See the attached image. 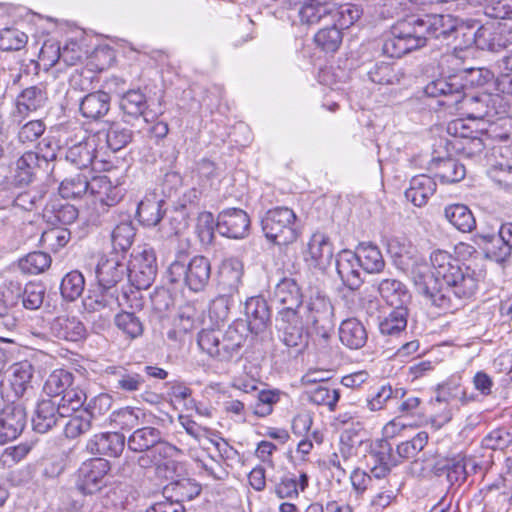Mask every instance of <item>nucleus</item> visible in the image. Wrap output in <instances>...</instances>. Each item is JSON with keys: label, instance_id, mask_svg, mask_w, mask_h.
<instances>
[{"label": "nucleus", "instance_id": "58836bf2", "mask_svg": "<svg viewBox=\"0 0 512 512\" xmlns=\"http://www.w3.org/2000/svg\"><path fill=\"white\" fill-rule=\"evenodd\" d=\"M273 301L282 307L301 306L303 295L297 282L292 278H282L275 285Z\"/></svg>", "mask_w": 512, "mask_h": 512}, {"label": "nucleus", "instance_id": "1a4fd4ad", "mask_svg": "<svg viewBox=\"0 0 512 512\" xmlns=\"http://www.w3.org/2000/svg\"><path fill=\"white\" fill-rule=\"evenodd\" d=\"M200 491V485L194 480L181 476L164 486V500L153 503L146 512H185L182 503L192 500Z\"/></svg>", "mask_w": 512, "mask_h": 512}, {"label": "nucleus", "instance_id": "a18cd8bd", "mask_svg": "<svg viewBox=\"0 0 512 512\" xmlns=\"http://www.w3.org/2000/svg\"><path fill=\"white\" fill-rule=\"evenodd\" d=\"M111 423L122 430H135L137 427L149 424L144 410L136 407H124L110 415Z\"/></svg>", "mask_w": 512, "mask_h": 512}, {"label": "nucleus", "instance_id": "c85d7f7f", "mask_svg": "<svg viewBox=\"0 0 512 512\" xmlns=\"http://www.w3.org/2000/svg\"><path fill=\"white\" fill-rule=\"evenodd\" d=\"M162 443H168L163 440V433L148 424L137 427L127 438L128 449L138 453L152 450Z\"/></svg>", "mask_w": 512, "mask_h": 512}, {"label": "nucleus", "instance_id": "4468645a", "mask_svg": "<svg viewBox=\"0 0 512 512\" xmlns=\"http://www.w3.org/2000/svg\"><path fill=\"white\" fill-rule=\"evenodd\" d=\"M74 375L72 372L65 369H56L47 377L43 391L48 398H57L59 402H63L64 397H73L75 395L80 400V408L87 400L86 393L74 386Z\"/></svg>", "mask_w": 512, "mask_h": 512}, {"label": "nucleus", "instance_id": "c03bdc74", "mask_svg": "<svg viewBox=\"0 0 512 512\" xmlns=\"http://www.w3.org/2000/svg\"><path fill=\"white\" fill-rule=\"evenodd\" d=\"M136 229L131 220H125L117 224L111 231L112 251L110 253L126 257L131 248Z\"/></svg>", "mask_w": 512, "mask_h": 512}, {"label": "nucleus", "instance_id": "dca6fc26", "mask_svg": "<svg viewBox=\"0 0 512 512\" xmlns=\"http://www.w3.org/2000/svg\"><path fill=\"white\" fill-rule=\"evenodd\" d=\"M103 375L107 384L116 392L134 393L141 390L145 384L144 376L127 366H107Z\"/></svg>", "mask_w": 512, "mask_h": 512}, {"label": "nucleus", "instance_id": "5fc2aeb1", "mask_svg": "<svg viewBox=\"0 0 512 512\" xmlns=\"http://www.w3.org/2000/svg\"><path fill=\"white\" fill-rule=\"evenodd\" d=\"M331 4L329 0H304L298 12L301 23L307 26L319 24L321 17L329 11Z\"/></svg>", "mask_w": 512, "mask_h": 512}, {"label": "nucleus", "instance_id": "9d476101", "mask_svg": "<svg viewBox=\"0 0 512 512\" xmlns=\"http://www.w3.org/2000/svg\"><path fill=\"white\" fill-rule=\"evenodd\" d=\"M305 307L286 306L281 307L276 316V325L281 332V340L291 348L302 347L306 343L304 333Z\"/></svg>", "mask_w": 512, "mask_h": 512}, {"label": "nucleus", "instance_id": "f8f14e48", "mask_svg": "<svg viewBox=\"0 0 512 512\" xmlns=\"http://www.w3.org/2000/svg\"><path fill=\"white\" fill-rule=\"evenodd\" d=\"M110 463L104 458H93L81 464L75 474V487L82 494L93 495L105 485Z\"/></svg>", "mask_w": 512, "mask_h": 512}, {"label": "nucleus", "instance_id": "cd10ccee", "mask_svg": "<svg viewBox=\"0 0 512 512\" xmlns=\"http://www.w3.org/2000/svg\"><path fill=\"white\" fill-rule=\"evenodd\" d=\"M476 244L483 251L485 258L499 264L508 261L512 255L499 230L497 233L477 234Z\"/></svg>", "mask_w": 512, "mask_h": 512}, {"label": "nucleus", "instance_id": "ea45409f", "mask_svg": "<svg viewBox=\"0 0 512 512\" xmlns=\"http://www.w3.org/2000/svg\"><path fill=\"white\" fill-rule=\"evenodd\" d=\"M190 267H192V258H189L188 253L185 251L178 252L167 268V281L175 287L188 288Z\"/></svg>", "mask_w": 512, "mask_h": 512}, {"label": "nucleus", "instance_id": "e2e57ef3", "mask_svg": "<svg viewBox=\"0 0 512 512\" xmlns=\"http://www.w3.org/2000/svg\"><path fill=\"white\" fill-rule=\"evenodd\" d=\"M115 325L128 338L136 339L143 334V323L134 313L123 311L115 316Z\"/></svg>", "mask_w": 512, "mask_h": 512}, {"label": "nucleus", "instance_id": "3c124183", "mask_svg": "<svg viewBox=\"0 0 512 512\" xmlns=\"http://www.w3.org/2000/svg\"><path fill=\"white\" fill-rule=\"evenodd\" d=\"M49 50L56 56L55 59H52V64H57L62 61L67 66H74L82 59L81 48L79 44L74 41L67 43L63 47L54 44H44L42 47V55L44 58Z\"/></svg>", "mask_w": 512, "mask_h": 512}, {"label": "nucleus", "instance_id": "603ef678", "mask_svg": "<svg viewBox=\"0 0 512 512\" xmlns=\"http://www.w3.org/2000/svg\"><path fill=\"white\" fill-rule=\"evenodd\" d=\"M179 454V448L170 444L162 443L152 450H147L137 458V464L140 468H157L158 463L163 458H174Z\"/></svg>", "mask_w": 512, "mask_h": 512}, {"label": "nucleus", "instance_id": "6e6d98bb", "mask_svg": "<svg viewBox=\"0 0 512 512\" xmlns=\"http://www.w3.org/2000/svg\"><path fill=\"white\" fill-rule=\"evenodd\" d=\"M85 288V278L78 270L68 272L61 281L60 292L64 300L73 302L78 299Z\"/></svg>", "mask_w": 512, "mask_h": 512}, {"label": "nucleus", "instance_id": "7ed1b4c3", "mask_svg": "<svg viewBox=\"0 0 512 512\" xmlns=\"http://www.w3.org/2000/svg\"><path fill=\"white\" fill-rule=\"evenodd\" d=\"M461 81L457 76L438 78L429 82L424 92L428 97L441 98L438 101L440 106L451 114L467 117L472 123L490 120L498 114L495 106L498 96L489 93L467 94Z\"/></svg>", "mask_w": 512, "mask_h": 512}, {"label": "nucleus", "instance_id": "338daca9", "mask_svg": "<svg viewBox=\"0 0 512 512\" xmlns=\"http://www.w3.org/2000/svg\"><path fill=\"white\" fill-rule=\"evenodd\" d=\"M307 394L310 402L316 405L328 406L330 410H334L340 397L339 391L327 384H319L309 390Z\"/></svg>", "mask_w": 512, "mask_h": 512}, {"label": "nucleus", "instance_id": "4be33fe9", "mask_svg": "<svg viewBox=\"0 0 512 512\" xmlns=\"http://www.w3.org/2000/svg\"><path fill=\"white\" fill-rule=\"evenodd\" d=\"M360 263L352 251L343 250L336 259V270L343 285L351 292L357 291L363 284L359 271Z\"/></svg>", "mask_w": 512, "mask_h": 512}, {"label": "nucleus", "instance_id": "b1692460", "mask_svg": "<svg viewBox=\"0 0 512 512\" xmlns=\"http://www.w3.org/2000/svg\"><path fill=\"white\" fill-rule=\"evenodd\" d=\"M102 132L84 137L65 153V159L78 169L88 168L97 157V140Z\"/></svg>", "mask_w": 512, "mask_h": 512}, {"label": "nucleus", "instance_id": "de8ad7c7", "mask_svg": "<svg viewBox=\"0 0 512 512\" xmlns=\"http://www.w3.org/2000/svg\"><path fill=\"white\" fill-rule=\"evenodd\" d=\"M40 169H45L40 162V155L33 151L25 152L16 161L15 181L20 185L29 184Z\"/></svg>", "mask_w": 512, "mask_h": 512}, {"label": "nucleus", "instance_id": "ddd939ff", "mask_svg": "<svg viewBox=\"0 0 512 512\" xmlns=\"http://www.w3.org/2000/svg\"><path fill=\"white\" fill-rule=\"evenodd\" d=\"M128 279L137 289H147L151 286L157 275L156 255L152 248H143L131 255L127 264Z\"/></svg>", "mask_w": 512, "mask_h": 512}, {"label": "nucleus", "instance_id": "37998d69", "mask_svg": "<svg viewBox=\"0 0 512 512\" xmlns=\"http://www.w3.org/2000/svg\"><path fill=\"white\" fill-rule=\"evenodd\" d=\"M210 279V260L202 255H196L192 257V267H190L188 289L194 293L202 292L208 286Z\"/></svg>", "mask_w": 512, "mask_h": 512}, {"label": "nucleus", "instance_id": "c756f323", "mask_svg": "<svg viewBox=\"0 0 512 512\" xmlns=\"http://www.w3.org/2000/svg\"><path fill=\"white\" fill-rule=\"evenodd\" d=\"M111 96L105 91H95L86 94L79 100V110L84 118L100 120L110 111Z\"/></svg>", "mask_w": 512, "mask_h": 512}, {"label": "nucleus", "instance_id": "bf43d9fd", "mask_svg": "<svg viewBox=\"0 0 512 512\" xmlns=\"http://www.w3.org/2000/svg\"><path fill=\"white\" fill-rule=\"evenodd\" d=\"M397 464L391 444L384 439L378 441L367 456L368 466L395 467Z\"/></svg>", "mask_w": 512, "mask_h": 512}, {"label": "nucleus", "instance_id": "2eb2a0df", "mask_svg": "<svg viewBox=\"0 0 512 512\" xmlns=\"http://www.w3.org/2000/svg\"><path fill=\"white\" fill-rule=\"evenodd\" d=\"M48 101V94L44 85H34L23 89L16 97L14 110L11 115L13 121L21 123L31 113L43 109Z\"/></svg>", "mask_w": 512, "mask_h": 512}, {"label": "nucleus", "instance_id": "a19ab883", "mask_svg": "<svg viewBox=\"0 0 512 512\" xmlns=\"http://www.w3.org/2000/svg\"><path fill=\"white\" fill-rule=\"evenodd\" d=\"M377 290L390 306H405L410 300L407 287L397 279L386 278L379 281Z\"/></svg>", "mask_w": 512, "mask_h": 512}, {"label": "nucleus", "instance_id": "09e8293b", "mask_svg": "<svg viewBox=\"0 0 512 512\" xmlns=\"http://www.w3.org/2000/svg\"><path fill=\"white\" fill-rule=\"evenodd\" d=\"M10 370V386L15 397L21 398L32 389L33 366L28 361H23L13 364Z\"/></svg>", "mask_w": 512, "mask_h": 512}, {"label": "nucleus", "instance_id": "69168bd1", "mask_svg": "<svg viewBox=\"0 0 512 512\" xmlns=\"http://www.w3.org/2000/svg\"><path fill=\"white\" fill-rule=\"evenodd\" d=\"M70 236L69 230L61 227H52L42 233L40 243L44 248L57 252L69 242Z\"/></svg>", "mask_w": 512, "mask_h": 512}, {"label": "nucleus", "instance_id": "8fccbe9b", "mask_svg": "<svg viewBox=\"0 0 512 512\" xmlns=\"http://www.w3.org/2000/svg\"><path fill=\"white\" fill-rule=\"evenodd\" d=\"M243 273V263L239 258H226L219 267L220 283L228 288L230 293L236 292L242 282Z\"/></svg>", "mask_w": 512, "mask_h": 512}, {"label": "nucleus", "instance_id": "e433bc0d", "mask_svg": "<svg viewBox=\"0 0 512 512\" xmlns=\"http://www.w3.org/2000/svg\"><path fill=\"white\" fill-rule=\"evenodd\" d=\"M164 204V199L155 192L146 194L137 207L139 221L146 226L157 225L163 218Z\"/></svg>", "mask_w": 512, "mask_h": 512}, {"label": "nucleus", "instance_id": "0eeeda50", "mask_svg": "<svg viewBox=\"0 0 512 512\" xmlns=\"http://www.w3.org/2000/svg\"><path fill=\"white\" fill-rule=\"evenodd\" d=\"M296 214L288 207L268 210L261 219L262 231L270 242L288 245L298 238Z\"/></svg>", "mask_w": 512, "mask_h": 512}, {"label": "nucleus", "instance_id": "a211bd4d", "mask_svg": "<svg viewBox=\"0 0 512 512\" xmlns=\"http://www.w3.org/2000/svg\"><path fill=\"white\" fill-rule=\"evenodd\" d=\"M126 257L110 253L99 258L96 266L97 283L109 288H117V284L128 276Z\"/></svg>", "mask_w": 512, "mask_h": 512}, {"label": "nucleus", "instance_id": "c9c22d12", "mask_svg": "<svg viewBox=\"0 0 512 512\" xmlns=\"http://www.w3.org/2000/svg\"><path fill=\"white\" fill-rule=\"evenodd\" d=\"M436 187L437 184L434 178L425 174L416 175L410 180V186L405 191V196L415 206L422 207L435 193Z\"/></svg>", "mask_w": 512, "mask_h": 512}, {"label": "nucleus", "instance_id": "052dcab7", "mask_svg": "<svg viewBox=\"0 0 512 512\" xmlns=\"http://www.w3.org/2000/svg\"><path fill=\"white\" fill-rule=\"evenodd\" d=\"M314 41L323 51L334 53L342 43V32L334 25H323L315 34Z\"/></svg>", "mask_w": 512, "mask_h": 512}, {"label": "nucleus", "instance_id": "bb28decb", "mask_svg": "<svg viewBox=\"0 0 512 512\" xmlns=\"http://www.w3.org/2000/svg\"><path fill=\"white\" fill-rule=\"evenodd\" d=\"M362 9L351 3L336 5L331 4L329 11L323 15L319 21L322 25H334L340 31L351 27L356 21L360 19Z\"/></svg>", "mask_w": 512, "mask_h": 512}, {"label": "nucleus", "instance_id": "393cba45", "mask_svg": "<svg viewBox=\"0 0 512 512\" xmlns=\"http://www.w3.org/2000/svg\"><path fill=\"white\" fill-rule=\"evenodd\" d=\"M244 310L248 328L254 334L263 332L271 322L270 308L262 296L247 299Z\"/></svg>", "mask_w": 512, "mask_h": 512}, {"label": "nucleus", "instance_id": "7c9ffc66", "mask_svg": "<svg viewBox=\"0 0 512 512\" xmlns=\"http://www.w3.org/2000/svg\"><path fill=\"white\" fill-rule=\"evenodd\" d=\"M119 107L122 112V119L126 123L143 117L146 122L148 103L145 94L140 90H129L120 99Z\"/></svg>", "mask_w": 512, "mask_h": 512}, {"label": "nucleus", "instance_id": "f257e3e1", "mask_svg": "<svg viewBox=\"0 0 512 512\" xmlns=\"http://www.w3.org/2000/svg\"><path fill=\"white\" fill-rule=\"evenodd\" d=\"M432 271L424 262H415L411 277L420 294L433 306L445 311L458 308V301L471 298L478 289L475 270L445 250L430 255Z\"/></svg>", "mask_w": 512, "mask_h": 512}, {"label": "nucleus", "instance_id": "79ce46f5", "mask_svg": "<svg viewBox=\"0 0 512 512\" xmlns=\"http://www.w3.org/2000/svg\"><path fill=\"white\" fill-rule=\"evenodd\" d=\"M445 219L457 230L467 233L476 228V220L468 206L460 203L450 204L444 208Z\"/></svg>", "mask_w": 512, "mask_h": 512}, {"label": "nucleus", "instance_id": "20e7f679", "mask_svg": "<svg viewBox=\"0 0 512 512\" xmlns=\"http://www.w3.org/2000/svg\"><path fill=\"white\" fill-rule=\"evenodd\" d=\"M245 325L234 322L224 332L215 329H203L199 332L197 342L200 349L220 362H230L239 358L246 342Z\"/></svg>", "mask_w": 512, "mask_h": 512}, {"label": "nucleus", "instance_id": "0e129e2a", "mask_svg": "<svg viewBox=\"0 0 512 512\" xmlns=\"http://www.w3.org/2000/svg\"><path fill=\"white\" fill-rule=\"evenodd\" d=\"M51 265V257L41 251L31 252L20 259L19 267L24 273L37 275L45 271Z\"/></svg>", "mask_w": 512, "mask_h": 512}, {"label": "nucleus", "instance_id": "a878e982", "mask_svg": "<svg viewBox=\"0 0 512 512\" xmlns=\"http://www.w3.org/2000/svg\"><path fill=\"white\" fill-rule=\"evenodd\" d=\"M125 437L118 432L95 434L87 442L86 449L91 454L118 457L124 450Z\"/></svg>", "mask_w": 512, "mask_h": 512}, {"label": "nucleus", "instance_id": "864d4df0", "mask_svg": "<svg viewBox=\"0 0 512 512\" xmlns=\"http://www.w3.org/2000/svg\"><path fill=\"white\" fill-rule=\"evenodd\" d=\"M408 310L405 306L394 308L379 321V330L383 335H396L407 326Z\"/></svg>", "mask_w": 512, "mask_h": 512}, {"label": "nucleus", "instance_id": "680f3d73", "mask_svg": "<svg viewBox=\"0 0 512 512\" xmlns=\"http://www.w3.org/2000/svg\"><path fill=\"white\" fill-rule=\"evenodd\" d=\"M309 478L306 473H301L299 477L295 475H288L281 478L279 484L275 488V492L279 498H291L298 495V490H305L308 486Z\"/></svg>", "mask_w": 512, "mask_h": 512}, {"label": "nucleus", "instance_id": "4d7b16f0", "mask_svg": "<svg viewBox=\"0 0 512 512\" xmlns=\"http://www.w3.org/2000/svg\"><path fill=\"white\" fill-rule=\"evenodd\" d=\"M103 134L107 147L113 152H117L126 147L133 138L132 130L116 122L110 123Z\"/></svg>", "mask_w": 512, "mask_h": 512}, {"label": "nucleus", "instance_id": "6ab92c4d", "mask_svg": "<svg viewBox=\"0 0 512 512\" xmlns=\"http://www.w3.org/2000/svg\"><path fill=\"white\" fill-rule=\"evenodd\" d=\"M407 391L402 388L393 386L389 382L376 385L371 388L366 398V408L371 412L388 410L395 407V403L406 396Z\"/></svg>", "mask_w": 512, "mask_h": 512}, {"label": "nucleus", "instance_id": "39448f33", "mask_svg": "<svg viewBox=\"0 0 512 512\" xmlns=\"http://www.w3.org/2000/svg\"><path fill=\"white\" fill-rule=\"evenodd\" d=\"M305 322L310 329L314 343L327 347L332 337L334 323V307L329 298L316 296L304 305Z\"/></svg>", "mask_w": 512, "mask_h": 512}, {"label": "nucleus", "instance_id": "2f4dec72", "mask_svg": "<svg viewBox=\"0 0 512 512\" xmlns=\"http://www.w3.org/2000/svg\"><path fill=\"white\" fill-rule=\"evenodd\" d=\"M308 255L315 267L326 270L334 255L329 237L321 232L314 233L308 243Z\"/></svg>", "mask_w": 512, "mask_h": 512}, {"label": "nucleus", "instance_id": "473e14b6", "mask_svg": "<svg viewBox=\"0 0 512 512\" xmlns=\"http://www.w3.org/2000/svg\"><path fill=\"white\" fill-rule=\"evenodd\" d=\"M341 343L351 350H358L365 346L368 332L363 323L357 318H348L341 322L339 327Z\"/></svg>", "mask_w": 512, "mask_h": 512}, {"label": "nucleus", "instance_id": "f03ea898", "mask_svg": "<svg viewBox=\"0 0 512 512\" xmlns=\"http://www.w3.org/2000/svg\"><path fill=\"white\" fill-rule=\"evenodd\" d=\"M468 30L449 14L408 15L392 25L391 36L384 41L382 51L391 58H400L426 46L431 38L449 43Z\"/></svg>", "mask_w": 512, "mask_h": 512}, {"label": "nucleus", "instance_id": "4c0bfd02", "mask_svg": "<svg viewBox=\"0 0 512 512\" xmlns=\"http://www.w3.org/2000/svg\"><path fill=\"white\" fill-rule=\"evenodd\" d=\"M353 254L357 257L360 267L367 273H379L385 267L380 249L371 242L359 243Z\"/></svg>", "mask_w": 512, "mask_h": 512}, {"label": "nucleus", "instance_id": "49530a36", "mask_svg": "<svg viewBox=\"0 0 512 512\" xmlns=\"http://www.w3.org/2000/svg\"><path fill=\"white\" fill-rule=\"evenodd\" d=\"M472 399V397L467 396L460 375H452L444 383L438 385L436 401L439 403L449 404L451 401H458L464 405Z\"/></svg>", "mask_w": 512, "mask_h": 512}, {"label": "nucleus", "instance_id": "f3484780", "mask_svg": "<svg viewBox=\"0 0 512 512\" xmlns=\"http://www.w3.org/2000/svg\"><path fill=\"white\" fill-rule=\"evenodd\" d=\"M249 228L250 218L240 208L224 209L217 216L216 230L224 237L242 239L248 235Z\"/></svg>", "mask_w": 512, "mask_h": 512}, {"label": "nucleus", "instance_id": "9b49d317", "mask_svg": "<svg viewBox=\"0 0 512 512\" xmlns=\"http://www.w3.org/2000/svg\"><path fill=\"white\" fill-rule=\"evenodd\" d=\"M478 464L474 458L456 454L452 457L439 459L432 467V472L437 477H445L449 486L460 487L471 473H475Z\"/></svg>", "mask_w": 512, "mask_h": 512}, {"label": "nucleus", "instance_id": "423d86ee", "mask_svg": "<svg viewBox=\"0 0 512 512\" xmlns=\"http://www.w3.org/2000/svg\"><path fill=\"white\" fill-rule=\"evenodd\" d=\"M59 402L57 398H43L36 403L32 415L33 430L46 433L58 424L60 420L71 417L80 409V400L75 395Z\"/></svg>", "mask_w": 512, "mask_h": 512}, {"label": "nucleus", "instance_id": "13d9d810", "mask_svg": "<svg viewBox=\"0 0 512 512\" xmlns=\"http://www.w3.org/2000/svg\"><path fill=\"white\" fill-rule=\"evenodd\" d=\"M89 190L88 177L76 174L65 178L59 186V194L63 199H76L84 196Z\"/></svg>", "mask_w": 512, "mask_h": 512}, {"label": "nucleus", "instance_id": "72a5a7b5", "mask_svg": "<svg viewBox=\"0 0 512 512\" xmlns=\"http://www.w3.org/2000/svg\"><path fill=\"white\" fill-rule=\"evenodd\" d=\"M78 209L64 199H54L48 202L43 211V217L51 225H70L78 218Z\"/></svg>", "mask_w": 512, "mask_h": 512}, {"label": "nucleus", "instance_id": "5701e85b", "mask_svg": "<svg viewBox=\"0 0 512 512\" xmlns=\"http://www.w3.org/2000/svg\"><path fill=\"white\" fill-rule=\"evenodd\" d=\"M119 305L118 288H109L100 283L89 289L87 296L83 299V306L88 312L114 310Z\"/></svg>", "mask_w": 512, "mask_h": 512}, {"label": "nucleus", "instance_id": "f704fd0d", "mask_svg": "<svg viewBox=\"0 0 512 512\" xmlns=\"http://www.w3.org/2000/svg\"><path fill=\"white\" fill-rule=\"evenodd\" d=\"M434 177L442 184H451L461 181L466 175L465 166L453 158H437L430 163Z\"/></svg>", "mask_w": 512, "mask_h": 512}, {"label": "nucleus", "instance_id": "412c9836", "mask_svg": "<svg viewBox=\"0 0 512 512\" xmlns=\"http://www.w3.org/2000/svg\"><path fill=\"white\" fill-rule=\"evenodd\" d=\"M50 333L57 339L78 342L86 337V328L76 316L59 315L49 324Z\"/></svg>", "mask_w": 512, "mask_h": 512}, {"label": "nucleus", "instance_id": "774afa93", "mask_svg": "<svg viewBox=\"0 0 512 512\" xmlns=\"http://www.w3.org/2000/svg\"><path fill=\"white\" fill-rule=\"evenodd\" d=\"M490 179L506 192H512V161L498 162L488 170Z\"/></svg>", "mask_w": 512, "mask_h": 512}, {"label": "nucleus", "instance_id": "aec40b11", "mask_svg": "<svg viewBox=\"0 0 512 512\" xmlns=\"http://www.w3.org/2000/svg\"><path fill=\"white\" fill-rule=\"evenodd\" d=\"M26 425V413L20 405H6L0 413V445L15 440Z\"/></svg>", "mask_w": 512, "mask_h": 512}, {"label": "nucleus", "instance_id": "6e6552de", "mask_svg": "<svg viewBox=\"0 0 512 512\" xmlns=\"http://www.w3.org/2000/svg\"><path fill=\"white\" fill-rule=\"evenodd\" d=\"M464 47L472 44L478 49L499 52L512 44V27L502 22H488L475 32L463 33Z\"/></svg>", "mask_w": 512, "mask_h": 512}]
</instances>
